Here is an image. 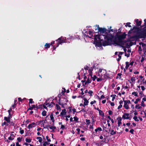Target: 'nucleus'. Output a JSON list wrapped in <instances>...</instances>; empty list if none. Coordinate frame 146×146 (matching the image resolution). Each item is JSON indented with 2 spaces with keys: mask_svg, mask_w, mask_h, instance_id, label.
I'll list each match as a JSON object with an SVG mask.
<instances>
[{
  "mask_svg": "<svg viewBox=\"0 0 146 146\" xmlns=\"http://www.w3.org/2000/svg\"><path fill=\"white\" fill-rule=\"evenodd\" d=\"M146 38V29H142L141 30H140V31L139 33V34L137 36H133L130 37V39H133L135 38L137 39L138 38Z\"/></svg>",
  "mask_w": 146,
  "mask_h": 146,
  "instance_id": "1",
  "label": "nucleus"
},
{
  "mask_svg": "<svg viewBox=\"0 0 146 146\" xmlns=\"http://www.w3.org/2000/svg\"><path fill=\"white\" fill-rule=\"evenodd\" d=\"M104 38L106 39V40H105L102 42V46H106L110 45L111 44V42H109V41L112 40V37H113L112 35H108V34L105 35H104Z\"/></svg>",
  "mask_w": 146,
  "mask_h": 146,
  "instance_id": "2",
  "label": "nucleus"
},
{
  "mask_svg": "<svg viewBox=\"0 0 146 146\" xmlns=\"http://www.w3.org/2000/svg\"><path fill=\"white\" fill-rule=\"evenodd\" d=\"M56 41L57 42L56 43V47H58L59 44H61L62 43L67 42L66 38H63L62 36H61L56 40Z\"/></svg>",
  "mask_w": 146,
  "mask_h": 146,
  "instance_id": "3",
  "label": "nucleus"
},
{
  "mask_svg": "<svg viewBox=\"0 0 146 146\" xmlns=\"http://www.w3.org/2000/svg\"><path fill=\"white\" fill-rule=\"evenodd\" d=\"M127 35L125 33H124L123 34L121 35H117V37L118 40L117 44H119L120 41H122V40L125 39L126 38Z\"/></svg>",
  "mask_w": 146,
  "mask_h": 146,
  "instance_id": "4",
  "label": "nucleus"
},
{
  "mask_svg": "<svg viewBox=\"0 0 146 146\" xmlns=\"http://www.w3.org/2000/svg\"><path fill=\"white\" fill-rule=\"evenodd\" d=\"M96 26H98L97 29H98V32H100L101 34H102V35L103 36L104 35H103L104 34H105L106 35H107V34L109 35L108 34H106V33H107V31H108V30H107L105 28H101L100 27L99 25H96Z\"/></svg>",
  "mask_w": 146,
  "mask_h": 146,
  "instance_id": "5",
  "label": "nucleus"
},
{
  "mask_svg": "<svg viewBox=\"0 0 146 146\" xmlns=\"http://www.w3.org/2000/svg\"><path fill=\"white\" fill-rule=\"evenodd\" d=\"M104 41L103 39L99 40L94 41V44H95L96 46L100 47L102 45V42L101 41Z\"/></svg>",
  "mask_w": 146,
  "mask_h": 146,
  "instance_id": "6",
  "label": "nucleus"
},
{
  "mask_svg": "<svg viewBox=\"0 0 146 146\" xmlns=\"http://www.w3.org/2000/svg\"><path fill=\"white\" fill-rule=\"evenodd\" d=\"M129 114L128 113H124L123 115H122V118L124 119H129L130 120V117H129Z\"/></svg>",
  "mask_w": 146,
  "mask_h": 146,
  "instance_id": "7",
  "label": "nucleus"
},
{
  "mask_svg": "<svg viewBox=\"0 0 146 146\" xmlns=\"http://www.w3.org/2000/svg\"><path fill=\"white\" fill-rule=\"evenodd\" d=\"M81 97L82 98H84L83 99L84 101V107L85 106L87 105L89 102L88 100H87V99L85 98V95H84L83 96H81Z\"/></svg>",
  "mask_w": 146,
  "mask_h": 146,
  "instance_id": "8",
  "label": "nucleus"
},
{
  "mask_svg": "<svg viewBox=\"0 0 146 146\" xmlns=\"http://www.w3.org/2000/svg\"><path fill=\"white\" fill-rule=\"evenodd\" d=\"M131 40L129 39H126L125 40H122V41H120V44H117V45H124L125 43H126L128 41H130Z\"/></svg>",
  "mask_w": 146,
  "mask_h": 146,
  "instance_id": "9",
  "label": "nucleus"
},
{
  "mask_svg": "<svg viewBox=\"0 0 146 146\" xmlns=\"http://www.w3.org/2000/svg\"><path fill=\"white\" fill-rule=\"evenodd\" d=\"M94 36V41L99 40L102 39L101 38V37L100 35H95Z\"/></svg>",
  "mask_w": 146,
  "mask_h": 146,
  "instance_id": "10",
  "label": "nucleus"
},
{
  "mask_svg": "<svg viewBox=\"0 0 146 146\" xmlns=\"http://www.w3.org/2000/svg\"><path fill=\"white\" fill-rule=\"evenodd\" d=\"M64 102H62L61 103V102H59L58 103V104L62 106V107L63 108H64V105L66 104V102H68V100L66 98H65L64 99Z\"/></svg>",
  "mask_w": 146,
  "mask_h": 146,
  "instance_id": "11",
  "label": "nucleus"
},
{
  "mask_svg": "<svg viewBox=\"0 0 146 146\" xmlns=\"http://www.w3.org/2000/svg\"><path fill=\"white\" fill-rule=\"evenodd\" d=\"M36 125V123L35 122H33L29 124L28 126V128L29 129L35 127Z\"/></svg>",
  "mask_w": 146,
  "mask_h": 146,
  "instance_id": "12",
  "label": "nucleus"
},
{
  "mask_svg": "<svg viewBox=\"0 0 146 146\" xmlns=\"http://www.w3.org/2000/svg\"><path fill=\"white\" fill-rule=\"evenodd\" d=\"M123 100L124 102V104L123 106V107L127 110H128L129 109V107L127 104V103L126 102V101L124 100V98H123Z\"/></svg>",
  "mask_w": 146,
  "mask_h": 146,
  "instance_id": "13",
  "label": "nucleus"
},
{
  "mask_svg": "<svg viewBox=\"0 0 146 146\" xmlns=\"http://www.w3.org/2000/svg\"><path fill=\"white\" fill-rule=\"evenodd\" d=\"M49 127L50 129H56V127L54 126H50V125H46L45 127H44V128H46L48 129V127Z\"/></svg>",
  "mask_w": 146,
  "mask_h": 146,
  "instance_id": "14",
  "label": "nucleus"
},
{
  "mask_svg": "<svg viewBox=\"0 0 146 146\" xmlns=\"http://www.w3.org/2000/svg\"><path fill=\"white\" fill-rule=\"evenodd\" d=\"M135 22L136 23V26L138 27L140 26L141 23L142 21H139L138 19H136L135 20Z\"/></svg>",
  "mask_w": 146,
  "mask_h": 146,
  "instance_id": "15",
  "label": "nucleus"
},
{
  "mask_svg": "<svg viewBox=\"0 0 146 146\" xmlns=\"http://www.w3.org/2000/svg\"><path fill=\"white\" fill-rule=\"evenodd\" d=\"M119 119L118 120L117 122H118V126L119 127L120 126V124H121V117H118Z\"/></svg>",
  "mask_w": 146,
  "mask_h": 146,
  "instance_id": "16",
  "label": "nucleus"
},
{
  "mask_svg": "<svg viewBox=\"0 0 146 146\" xmlns=\"http://www.w3.org/2000/svg\"><path fill=\"white\" fill-rule=\"evenodd\" d=\"M4 120H5L7 123H9L10 122V118L9 117H5L4 118Z\"/></svg>",
  "mask_w": 146,
  "mask_h": 146,
  "instance_id": "17",
  "label": "nucleus"
},
{
  "mask_svg": "<svg viewBox=\"0 0 146 146\" xmlns=\"http://www.w3.org/2000/svg\"><path fill=\"white\" fill-rule=\"evenodd\" d=\"M35 105H32V106H31L30 104H29V108L28 109L27 111L29 110H32L33 108H35Z\"/></svg>",
  "mask_w": 146,
  "mask_h": 146,
  "instance_id": "18",
  "label": "nucleus"
},
{
  "mask_svg": "<svg viewBox=\"0 0 146 146\" xmlns=\"http://www.w3.org/2000/svg\"><path fill=\"white\" fill-rule=\"evenodd\" d=\"M66 110L65 109H64L62 110V112L60 113V115H65L66 114Z\"/></svg>",
  "mask_w": 146,
  "mask_h": 146,
  "instance_id": "19",
  "label": "nucleus"
},
{
  "mask_svg": "<svg viewBox=\"0 0 146 146\" xmlns=\"http://www.w3.org/2000/svg\"><path fill=\"white\" fill-rule=\"evenodd\" d=\"M99 114L102 116V117H104V112L102 111L101 110H100L99 111Z\"/></svg>",
  "mask_w": 146,
  "mask_h": 146,
  "instance_id": "20",
  "label": "nucleus"
},
{
  "mask_svg": "<svg viewBox=\"0 0 146 146\" xmlns=\"http://www.w3.org/2000/svg\"><path fill=\"white\" fill-rule=\"evenodd\" d=\"M95 66L94 65L92 67H91L89 69L88 71L89 74H91L92 71L93 70V69L94 68Z\"/></svg>",
  "mask_w": 146,
  "mask_h": 146,
  "instance_id": "21",
  "label": "nucleus"
},
{
  "mask_svg": "<svg viewBox=\"0 0 146 146\" xmlns=\"http://www.w3.org/2000/svg\"><path fill=\"white\" fill-rule=\"evenodd\" d=\"M104 77L105 78H106V79L110 78L109 74H107V73H106V74H104Z\"/></svg>",
  "mask_w": 146,
  "mask_h": 146,
  "instance_id": "22",
  "label": "nucleus"
},
{
  "mask_svg": "<svg viewBox=\"0 0 146 146\" xmlns=\"http://www.w3.org/2000/svg\"><path fill=\"white\" fill-rule=\"evenodd\" d=\"M50 43H46L44 45V47L46 49L49 48L50 47Z\"/></svg>",
  "mask_w": 146,
  "mask_h": 146,
  "instance_id": "23",
  "label": "nucleus"
},
{
  "mask_svg": "<svg viewBox=\"0 0 146 146\" xmlns=\"http://www.w3.org/2000/svg\"><path fill=\"white\" fill-rule=\"evenodd\" d=\"M46 119H45L44 120H40V121H39L38 122L40 124H43V127H44V124H44V123H46Z\"/></svg>",
  "mask_w": 146,
  "mask_h": 146,
  "instance_id": "24",
  "label": "nucleus"
},
{
  "mask_svg": "<svg viewBox=\"0 0 146 146\" xmlns=\"http://www.w3.org/2000/svg\"><path fill=\"white\" fill-rule=\"evenodd\" d=\"M51 120L52 121V122H54V117L53 116V115L52 113H51L50 116Z\"/></svg>",
  "mask_w": 146,
  "mask_h": 146,
  "instance_id": "25",
  "label": "nucleus"
},
{
  "mask_svg": "<svg viewBox=\"0 0 146 146\" xmlns=\"http://www.w3.org/2000/svg\"><path fill=\"white\" fill-rule=\"evenodd\" d=\"M55 105V103H54L53 102H52L51 103L48 104V106L50 108H52L53 107V105Z\"/></svg>",
  "mask_w": 146,
  "mask_h": 146,
  "instance_id": "26",
  "label": "nucleus"
},
{
  "mask_svg": "<svg viewBox=\"0 0 146 146\" xmlns=\"http://www.w3.org/2000/svg\"><path fill=\"white\" fill-rule=\"evenodd\" d=\"M56 108L58 110H60V111L61 110V108L59 106V105L56 104Z\"/></svg>",
  "mask_w": 146,
  "mask_h": 146,
  "instance_id": "27",
  "label": "nucleus"
},
{
  "mask_svg": "<svg viewBox=\"0 0 146 146\" xmlns=\"http://www.w3.org/2000/svg\"><path fill=\"white\" fill-rule=\"evenodd\" d=\"M32 140V139L30 138H26L25 139V141L27 142H28V143H30L31 142Z\"/></svg>",
  "mask_w": 146,
  "mask_h": 146,
  "instance_id": "28",
  "label": "nucleus"
},
{
  "mask_svg": "<svg viewBox=\"0 0 146 146\" xmlns=\"http://www.w3.org/2000/svg\"><path fill=\"white\" fill-rule=\"evenodd\" d=\"M36 139H38V141L40 143H41L42 141V138L40 137H36Z\"/></svg>",
  "mask_w": 146,
  "mask_h": 146,
  "instance_id": "29",
  "label": "nucleus"
},
{
  "mask_svg": "<svg viewBox=\"0 0 146 146\" xmlns=\"http://www.w3.org/2000/svg\"><path fill=\"white\" fill-rule=\"evenodd\" d=\"M139 104H137L135 106V108L136 109H139L142 108L141 106H139Z\"/></svg>",
  "mask_w": 146,
  "mask_h": 146,
  "instance_id": "30",
  "label": "nucleus"
},
{
  "mask_svg": "<svg viewBox=\"0 0 146 146\" xmlns=\"http://www.w3.org/2000/svg\"><path fill=\"white\" fill-rule=\"evenodd\" d=\"M125 64H126V66L125 67V69H127L128 68L129 66V63L127 62H125Z\"/></svg>",
  "mask_w": 146,
  "mask_h": 146,
  "instance_id": "31",
  "label": "nucleus"
},
{
  "mask_svg": "<svg viewBox=\"0 0 146 146\" xmlns=\"http://www.w3.org/2000/svg\"><path fill=\"white\" fill-rule=\"evenodd\" d=\"M46 111H45V110H44L42 113V114L43 116H44L46 115Z\"/></svg>",
  "mask_w": 146,
  "mask_h": 146,
  "instance_id": "32",
  "label": "nucleus"
},
{
  "mask_svg": "<svg viewBox=\"0 0 146 146\" xmlns=\"http://www.w3.org/2000/svg\"><path fill=\"white\" fill-rule=\"evenodd\" d=\"M137 116H135L133 117V119L135 121H139V120L137 119Z\"/></svg>",
  "mask_w": 146,
  "mask_h": 146,
  "instance_id": "33",
  "label": "nucleus"
},
{
  "mask_svg": "<svg viewBox=\"0 0 146 146\" xmlns=\"http://www.w3.org/2000/svg\"><path fill=\"white\" fill-rule=\"evenodd\" d=\"M116 133V131H114V130L112 129L111 130V132H110V134L112 135H113L114 134H115Z\"/></svg>",
  "mask_w": 146,
  "mask_h": 146,
  "instance_id": "34",
  "label": "nucleus"
},
{
  "mask_svg": "<svg viewBox=\"0 0 146 146\" xmlns=\"http://www.w3.org/2000/svg\"><path fill=\"white\" fill-rule=\"evenodd\" d=\"M131 24V23L130 22H128L126 23V25H125V26L126 27H131V25H130V24Z\"/></svg>",
  "mask_w": 146,
  "mask_h": 146,
  "instance_id": "35",
  "label": "nucleus"
},
{
  "mask_svg": "<svg viewBox=\"0 0 146 146\" xmlns=\"http://www.w3.org/2000/svg\"><path fill=\"white\" fill-rule=\"evenodd\" d=\"M29 100V104H32L34 103V101H33V99L31 98Z\"/></svg>",
  "mask_w": 146,
  "mask_h": 146,
  "instance_id": "36",
  "label": "nucleus"
},
{
  "mask_svg": "<svg viewBox=\"0 0 146 146\" xmlns=\"http://www.w3.org/2000/svg\"><path fill=\"white\" fill-rule=\"evenodd\" d=\"M88 93L90 94V96H92V94L93 93V92L92 91L90 90L88 92Z\"/></svg>",
  "mask_w": 146,
  "mask_h": 146,
  "instance_id": "37",
  "label": "nucleus"
},
{
  "mask_svg": "<svg viewBox=\"0 0 146 146\" xmlns=\"http://www.w3.org/2000/svg\"><path fill=\"white\" fill-rule=\"evenodd\" d=\"M22 129V128L21 127H20L19 129L20 130V133L22 134H23L24 133V130H21Z\"/></svg>",
  "mask_w": 146,
  "mask_h": 146,
  "instance_id": "38",
  "label": "nucleus"
},
{
  "mask_svg": "<svg viewBox=\"0 0 146 146\" xmlns=\"http://www.w3.org/2000/svg\"><path fill=\"white\" fill-rule=\"evenodd\" d=\"M42 105H38V106H37V105H36V111H37V109H39L40 108H41L42 107Z\"/></svg>",
  "mask_w": 146,
  "mask_h": 146,
  "instance_id": "39",
  "label": "nucleus"
},
{
  "mask_svg": "<svg viewBox=\"0 0 146 146\" xmlns=\"http://www.w3.org/2000/svg\"><path fill=\"white\" fill-rule=\"evenodd\" d=\"M132 94L133 95H134L135 96H138V94L137 92H133L132 93Z\"/></svg>",
  "mask_w": 146,
  "mask_h": 146,
  "instance_id": "40",
  "label": "nucleus"
},
{
  "mask_svg": "<svg viewBox=\"0 0 146 146\" xmlns=\"http://www.w3.org/2000/svg\"><path fill=\"white\" fill-rule=\"evenodd\" d=\"M140 99L137 98L136 99L135 101L134 102V103L135 104H137L138 103V102L140 101Z\"/></svg>",
  "mask_w": 146,
  "mask_h": 146,
  "instance_id": "41",
  "label": "nucleus"
},
{
  "mask_svg": "<svg viewBox=\"0 0 146 146\" xmlns=\"http://www.w3.org/2000/svg\"><path fill=\"white\" fill-rule=\"evenodd\" d=\"M4 125H6L7 126L8 124H7V122L6 121H4L3 123H2L1 124L2 126H3Z\"/></svg>",
  "mask_w": 146,
  "mask_h": 146,
  "instance_id": "42",
  "label": "nucleus"
},
{
  "mask_svg": "<svg viewBox=\"0 0 146 146\" xmlns=\"http://www.w3.org/2000/svg\"><path fill=\"white\" fill-rule=\"evenodd\" d=\"M86 122L87 125H89L90 123V121L89 119H86Z\"/></svg>",
  "mask_w": 146,
  "mask_h": 146,
  "instance_id": "43",
  "label": "nucleus"
},
{
  "mask_svg": "<svg viewBox=\"0 0 146 146\" xmlns=\"http://www.w3.org/2000/svg\"><path fill=\"white\" fill-rule=\"evenodd\" d=\"M131 81L132 82L135 81V78L134 77H132L131 78Z\"/></svg>",
  "mask_w": 146,
  "mask_h": 146,
  "instance_id": "44",
  "label": "nucleus"
},
{
  "mask_svg": "<svg viewBox=\"0 0 146 146\" xmlns=\"http://www.w3.org/2000/svg\"><path fill=\"white\" fill-rule=\"evenodd\" d=\"M86 81L87 82H88V84L90 83L91 82V80H90L89 77L88 78Z\"/></svg>",
  "mask_w": 146,
  "mask_h": 146,
  "instance_id": "45",
  "label": "nucleus"
},
{
  "mask_svg": "<svg viewBox=\"0 0 146 146\" xmlns=\"http://www.w3.org/2000/svg\"><path fill=\"white\" fill-rule=\"evenodd\" d=\"M46 139L47 140V141L48 142H50L51 141V140L50 139H49V137L48 136H46Z\"/></svg>",
  "mask_w": 146,
  "mask_h": 146,
  "instance_id": "46",
  "label": "nucleus"
},
{
  "mask_svg": "<svg viewBox=\"0 0 146 146\" xmlns=\"http://www.w3.org/2000/svg\"><path fill=\"white\" fill-rule=\"evenodd\" d=\"M134 130L133 129H131L129 131V132L131 133L132 134H134Z\"/></svg>",
  "mask_w": 146,
  "mask_h": 146,
  "instance_id": "47",
  "label": "nucleus"
},
{
  "mask_svg": "<svg viewBox=\"0 0 146 146\" xmlns=\"http://www.w3.org/2000/svg\"><path fill=\"white\" fill-rule=\"evenodd\" d=\"M81 111H83V112H85V113H87L86 111L84 110V109H82L81 111H78V112H77V113H80V112Z\"/></svg>",
  "mask_w": 146,
  "mask_h": 146,
  "instance_id": "48",
  "label": "nucleus"
},
{
  "mask_svg": "<svg viewBox=\"0 0 146 146\" xmlns=\"http://www.w3.org/2000/svg\"><path fill=\"white\" fill-rule=\"evenodd\" d=\"M141 106L144 107L145 106V104H144V102L143 101H142L141 104H140Z\"/></svg>",
  "mask_w": 146,
  "mask_h": 146,
  "instance_id": "49",
  "label": "nucleus"
},
{
  "mask_svg": "<svg viewBox=\"0 0 146 146\" xmlns=\"http://www.w3.org/2000/svg\"><path fill=\"white\" fill-rule=\"evenodd\" d=\"M97 78L96 76V75H94V77L93 78H92V80L93 81H95V79Z\"/></svg>",
  "mask_w": 146,
  "mask_h": 146,
  "instance_id": "50",
  "label": "nucleus"
},
{
  "mask_svg": "<svg viewBox=\"0 0 146 146\" xmlns=\"http://www.w3.org/2000/svg\"><path fill=\"white\" fill-rule=\"evenodd\" d=\"M74 120L76 121L77 122H78V117H77L76 116V117H74Z\"/></svg>",
  "mask_w": 146,
  "mask_h": 146,
  "instance_id": "51",
  "label": "nucleus"
},
{
  "mask_svg": "<svg viewBox=\"0 0 146 146\" xmlns=\"http://www.w3.org/2000/svg\"><path fill=\"white\" fill-rule=\"evenodd\" d=\"M12 108H10V109L8 111V112L9 113V115H10V113H11V111H12Z\"/></svg>",
  "mask_w": 146,
  "mask_h": 146,
  "instance_id": "52",
  "label": "nucleus"
},
{
  "mask_svg": "<svg viewBox=\"0 0 146 146\" xmlns=\"http://www.w3.org/2000/svg\"><path fill=\"white\" fill-rule=\"evenodd\" d=\"M22 139V138L20 137H19L17 138V140L18 142H20L21 141Z\"/></svg>",
  "mask_w": 146,
  "mask_h": 146,
  "instance_id": "53",
  "label": "nucleus"
},
{
  "mask_svg": "<svg viewBox=\"0 0 146 146\" xmlns=\"http://www.w3.org/2000/svg\"><path fill=\"white\" fill-rule=\"evenodd\" d=\"M48 100H46L45 103L43 104V105H44L45 106H47L48 104Z\"/></svg>",
  "mask_w": 146,
  "mask_h": 146,
  "instance_id": "54",
  "label": "nucleus"
},
{
  "mask_svg": "<svg viewBox=\"0 0 146 146\" xmlns=\"http://www.w3.org/2000/svg\"><path fill=\"white\" fill-rule=\"evenodd\" d=\"M76 130L77 131V133L78 134H80V129L78 128L76 129Z\"/></svg>",
  "mask_w": 146,
  "mask_h": 146,
  "instance_id": "55",
  "label": "nucleus"
},
{
  "mask_svg": "<svg viewBox=\"0 0 146 146\" xmlns=\"http://www.w3.org/2000/svg\"><path fill=\"white\" fill-rule=\"evenodd\" d=\"M108 113L109 115H111L112 114L113 112L111 110H109L108 111Z\"/></svg>",
  "mask_w": 146,
  "mask_h": 146,
  "instance_id": "56",
  "label": "nucleus"
},
{
  "mask_svg": "<svg viewBox=\"0 0 146 146\" xmlns=\"http://www.w3.org/2000/svg\"><path fill=\"white\" fill-rule=\"evenodd\" d=\"M122 75V74L121 73H118L117 74V76H119V79H121V76Z\"/></svg>",
  "mask_w": 146,
  "mask_h": 146,
  "instance_id": "57",
  "label": "nucleus"
},
{
  "mask_svg": "<svg viewBox=\"0 0 146 146\" xmlns=\"http://www.w3.org/2000/svg\"><path fill=\"white\" fill-rule=\"evenodd\" d=\"M8 139L9 140H13L14 139V138L10 136V137H8Z\"/></svg>",
  "mask_w": 146,
  "mask_h": 146,
  "instance_id": "58",
  "label": "nucleus"
},
{
  "mask_svg": "<svg viewBox=\"0 0 146 146\" xmlns=\"http://www.w3.org/2000/svg\"><path fill=\"white\" fill-rule=\"evenodd\" d=\"M140 44H141L142 45V46L143 47L144 46H145L146 45H145V44L144 43H143V42H141V43H140Z\"/></svg>",
  "mask_w": 146,
  "mask_h": 146,
  "instance_id": "59",
  "label": "nucleus"
},
{
  "mask_svg": "<svg viewBox=\"0 0 146 146\" xmlns=\"http://www.w3.org/2000/svg\"><path fill=\"white\" fill-rule=\"evenodd\" d=\"M47 142L45 141L43 144V146H47Z\"/></svg>",
  "mask_w": 146,
  "mask_h": 146,
  "instance_id": "60",
  "label": "nucleus"
},
{
  "mask_svg": "<svg viewBox=\"0 0 146 146\" xmlns=\"http://www.w3.org/2000/svg\"><path fill=\"white\" fill-rule=\"evenodd\" d=\"M125 56H127V57H129L130 56V54L129 53H128L127 54V53H125Z\"/></svg>",
  "mask_w": 146,
  "mask_h": 146,
  "instance_id": "61",
  "label": "nucleus"
},
{
  "mask_svg": "<svg viewBox=\"0 0 146 146\" xmlns=\"http://www.w3.org/2000/svg\"><path fill=\"white\" fill-rule=\"evenodd\" d=\"M88 68H89V67H88V66H86L84 67V69L85 70H88Z\"/></svg>",
  "mask_w": 146,
  "mask_h": 146,
  "instance_id": "62",
  "label": "nucleus"
},
{
  "mask_svg": "<svg viewBox=\"0 0 146 146\" xmlns=\"http://www.w3.org/2000/svg\"><path fill=\"white\" fill-rule=\"evenodd\" d=\"M141 90L143 91H144L145 89V88L143 86H141Z\"/></svg>",
  "mask_w": 146,
  "mask_h": 146,
  "instance_id": "63",
  "label": "nucleus"
},
{
  "mask_svg": "<svg viewBox=\"0 0 146 146\" xmlns=\"http://www.w3.org/2000/svg\"><path fill=\"white\" fill-rule=\"evenodd\" d=\"M122 107V105L121 104H120L118 107L117 109H119L121 108Z\"/></svg>",
  "mask_w": 146,
  "mask_h": 146,
  "instance_id": "64",
  "label": "nucleus"
}]
</instances>
